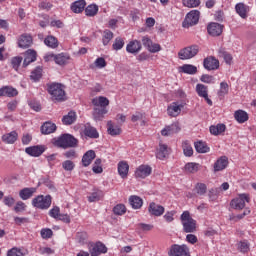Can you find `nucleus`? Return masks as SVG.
Segmentation results:
<instances>
[{"mask_svg":"<svg viewBox=\"0 0 256 256\" xmlns=\"http://www.w3.org/2000/svg\"><path fill=\"white\" fill-rule=\"evenodd\" d=\"M94 105L93 118L95 121H103V117L107 115V106L109 105V99L100 96L92 99Z\"/></svg>","mask_w":256,"mask_h":256,"instance_id":"obj_1","label":"nucleus"},{"mask_svg":"<svg viewBox=\"0 0 256 256\" xmlns=\"http://www.w3.org/2000/svg\"><path fill=\"white\" fill-rule=\"evenodd\" d=\"M180 219L184 233H195L197 231V221L191 218L189 211L183 212Z\"/></svg>","mask_w":256,"mask_h":256,"instance_id":"obj_2","label":"nucleus"},{"mask_svg":"<svg viewBox=\"0 0 256 256\" xmlns=\"http://www.w3.org/2000/svg\"><path fill=\"white\" fill-rule=\"evenodd\" d=\"M48 93L55 101H65V89L60 83L48 84Z\"/></svg>","mask_w":256,"mask_h":256,"instance_id":"obj_3","label":"nucleus"},{"mask_svg":"<svg viewBox=\"0 0 256 256\" xmlns=\"http://www.w3.org/2000/svg\"><path fill=\"white\" fill-rule=\"evenodd\" d=\"M77 143V139L71 134H63L54 142L56 147H62V149H68V147H77Z\"/></svg>","mask_w":256,"mask_h":256,"instance_id":"obj_4","label":"nucleus"},{"mask_svg":"<svg viewBox=\"0 0 256 256\" xmlns=\"http://www.w3.org/2000/svg\"><path fill=\"white\" fill-rule=\"evenodd\" d=\"M250 201H251V197H249V194L242 193V194H239L236 198L231 200L230 207L232 209H236L237 211H241L245 209V204L249 203Z\"/></svg>","mask_w":256,"mask_h":256,"instance_id":"obj_5","label":"nucleus"},{"mask_svg":"<svg viewBox=\"0 0 256 256\" xmlns=\"http://www.w3.org/2000/svg\"><path fill=\"white\" fill-rule=\"evenodd\" d=\"M197 53H199V46L191 45V46L182 48L178 52V58L181 59V61H187L188 59H193V57H196Z\"/></svg>","mask_w":256,"mask_h":256,"instance_id":"obj_6","label":"nucleus"},{"mask_svg":"<svg viewBox=\"0 0 256 256\" xmlns=\"http://www.w3.org/2000/svg\"><path fill=\"white\" fill-rule=\"evenodd\" d=\"M32 205L36 207V209H49V207H51V195H38L32 199Z\"/></svg>","mask_w":256,"mask_h":256,"instance_id":"obj_7","label":"nucleus"},{"mask_svg":"<svg viewBox=\"0 0 256 256\" xmlns=\"http://www.w3.org/2000/svg\"><path fill=\"white\" fill-rule=\"evenodd\" d=\"M199 15L201 13L198 10H192L187 15L185 20L182 23V27L185 29H189V27H193V25H197L199 23Z\"/></svg>","mask_w":256,"mask_h":256,"instance_id":"obj_8","label":"nucleus"},{"mask_svg":"<svg viewBox=\"0 0 256 256\" xmlns=\"http://www.w3.org/2000/svg\"><path fill=\"white\" fill-rule=\"evenodd\" d=\"M169 256H191L189 254V247L185 244H173L168 252Z\"/></svg>","mask_w":256,"mask_h":256,"instance_id":"obj_9","label":"nucleus"},{"mask_svg":"<svg viewBox=\"0 0 256 256\" xmlns=\"http://www.w3.org/2000/svg\"><path fill=\"white\" fill-rule=\"evenodd\" d=\"M203 67L207 71H216L219 69V60L213 56L207 57L203 61Z\"/></svg>","mask_w":256,"mask_h":256,"instance_id":"obj_10","label":"nucleus"},{"mask_svg":"<svg viewBox=\"0 0 256 256\" xmlns=\"http://www.w3.org/2000/svg\"><path fill=\"white\" fill-rule=\"evenodd\" d=\"M207 31L209 35H211L212 37H219V35L223 33V25L216 22H212L208 25Z\"/></svg>","mask_w":256,"mask_h":256,"instance_id":"obj_11","label":"nucleus"},{"mask_svg":"<svg viewBox=\"0 0 256 256\" xmlns=\"http://www.w3.org/2000/svg\"><path fill=\"white\" fill-rule=\"evenodd\" d=\"M169 153H171L169 146H167V144L159 143V147L156 151L157 159L163 161V159H167V157H169Z\"/></svg>","mask_w":256,"mask_h":256,"instance_id":"obj_12","label":"nucleus"},{"mask_svg":"<svg viewBox=\"0 0 256 256\" xmlns=\"http://www.w3.org/2000/svg\"><path fill=\"white\" fill-rule=\"evenodd\" d=\"M227 165H229V159L227 156H221L214 163V173H219V171L227 169Z\"/></svg>","mask_w":256,"mask_h":256,"instance_id":"obj_13","label":"nucleus"},{"mask_svg":"<svg viewBox=\"0 0 256 256\" xmlns=\"http://www.w3.org/2000/svg\"><path fill=\"white\" fill-rule=\"evenodd\" d=\"M25 153L31 157H41L45 153V146H30L25 149Z\"/></svg>","mask_w":256,"mask_h":256,"instance_id":"obj_14","label":"nucleus"},{"mask_svg":"<svg viewBox=\"0 0 256 256\" xmlns=\"http://www.w3.org/2000/svg\"><path fill=\"white\" fill-rule=\"evenodd\" d=\"M179 131H181V127H179V124L173 123L162 129L161 135L163 137H169L171 135H175V133H179Z\"/></svg>","mask_w":256,"mask_h":256,"instance_id":"obj_15","label":"nucleus"},{"mask_svg":"<svg viewBox=\"0 0 256 256\" xmlns=\"http://www.w3.org/2000/svg\"><path fill=\"white\" fill-rule=\"evenodd\" d=\"M148 211L150 215H154V217H161V215L165 213V207L152 202L148 207Z\"/></svg>","mask_w":256,"mask_h":256,"instance_id":"obj_16","label":"nucleus"},{"mask_svg":"<svg viewBox=\"0 0 256 256\" xmlns=\"http://www.w3.org/2000/svg\"><path fill=\"white\" fill-rule=\"evenodd\" d=\"M33 45V37L29 34H22L18 39V47L21 49H27Z\"/></svg>","mask_w":256,"mask_h":256,"instance_id":"obj_17","label":"nucleus"},{"mask_svg":"<svg viewBox=\"0 0 256 256\" xmlns=\"http://www.w3.org/2000/svg\"><path fill=\"white\" fill-rule=\"evenodd\" d=\"M181 109H183V105H180L177 102H172L167 108V114L169 117H178L181 114Z\"/></svg>","mask_w":256,"mask_h":256,"instance_id":"obj_18","label":"nucleus"},{"mask_svg":"<svg viewBox=\"0 0 256 256\" xmlns=\"http://www.w3.org/2000/svg\"><path fill=\"white\" fill-rule=\"evenodd\" d=\"M141 42L139 40H132L126 46L127 53H131L132 55H137L139 51H141Z\"/></svg>","mask_w":256,"mask_h":256,"instance_id":"obj_19","label":"nucleus"},{"mask_svg":"<svg viewBox=\"0 0 256 256\" xmlns=\"http://www.w3.org/2000/svg\"><path fill=\"white\" fill-rule=\"evenodd\" d=\"M35 61H37V52L31 49L27 50L25 53L23 67H28V65L35 63Z\"/></svg>","mask_w":256,"mask_h":256,"instance_id":"obj_20","label":"nucleus"},{"mask_svg":"<svg viewBox=\"0 0 256 256\" xmlns=\"http://www.w3.org/2000/svg\"><path fill=\"white\" fill-rule=\"evenodd\" d=\"M103 253H107V246L101 242H97L92 248H90L91 256H99Z\"/></svg>","mask_w":256,"mask_h":256,"instance_id":"obj_21","label":"nucleus"},{"mask_svg":"<svg viewBox=\"0 0 256 256\" xmlns=\"http://www.w3.org/2000/svg\"><path fill=\"white\" fill-rule=\"evenodd\" d=\"M17 95H19V92L11 86L0 88V97H17Z\"/></svg>","mask_w":256,"mask_h":256,"instance_id":"obj_22","label":"nucleus"},{"mask_svg":"<svg viewBox=\"0 0 256 256\" xmlns=\"http://www.w3.org/2000/svg\"><path fill=\"white\" fill-rule=\"evenodd\" d=\"M135 175L140 179H145V177H149V175H151V167L147 165H141L135 171Z\"/></svg>","mask_w":256,"mask_h":256,"instance_id":"obj_23","label":"nucleus"},{"mask_svg":"<svg viewBox=\"0 0 256 256\" xmlns=\"http://www.w3.org/2000/svg\"><path fill=\"white\" fill-rule=\"evenodd\" d=\"M19 137V134L17 133V131H12L10 133H6L2 136V141L3 143H6L8 145H13V143H15V141H17Z\"/></svg>","mask_w":256,"mask_h":256,"instance_id":"obj_24","label":"nucleus"},{"mask_svg":"<svg viewBox=\"0 0 256 256\" xmlns=\"http://www.w3.org/2000/svg\"><path fill=\"white\" fill-rule=\"evenodd\" d=\"M87 5V2L85 0H78L71 4V11L73 13H83L85 11V6Z\"/></svg>","mask_w":256,"mask_h":256,"instance_id":"obj_25","label":"nucleus"},{"mask_svg":"<svg viewBox=\"0 0 256 256\" xmlns=\"http://www.w3.org/2000/svg\"><path fill=\"white\" fill-rule=\"evenodd\" d=\"M96 154L93 150H88L82 157L83 167H89L91 163H93V159H95Z\"/></svg>","mask_w":256,"mask_h":256,"instance_id":"obj_26","label":"nucleus"},{"mask_svg":"<svg viewBox=\"0 0 256 256\" xmlns=\"http://www.w3.org/2000/svg\"><path fill=\"white\" fill-rule=\"evenodd\" d=\"M84 135L90 139H99V132H97L95 127L89 124H87L84 128Z\"/></svg>","mask_w":256,"mask_h":256,"instance_id":"obj_27","label":"nucleus"},{"mask_svg":"<svg viewBox=\"0 0 256 256\" xmlns=\"http://www.w3.org/2000/svg\"><path fill=\"white\" fill-rule=\"evenodd\" d=\"M37 191V188H23L19 192V197L22 198L23 201H27V199H31L33 194Z\"/></svg>","mask_w":256,"mask_h":256,"instance_id":"obj_28","label":"nucleus"},{"mask_svg":"<svg viewBox=\"0 0 256 256\" xmlns=\"http://www.w3.org/2000/svg\"><path fill=\"white\" fill-rule=\"evenodd\" d=\"M56 130L57 126L51 122H46L41 126V133L43 135H51V133H55Z\"/></svg>","mask_w":256,"mask_h":256,"instance_id":"obj_29","label":"nucleus"},{"mask_svg":"<svg viewBox=\"0 0 256 256\" xmlns=\"http://www.w3.org/2000/svg\"><path fill=\"white\" fill-rule=\"evenodd\" d=\"M118 173L122 179H125L129 175V164L126 161H120L118 163Z\"/></svg>","mask_w":256,"mask_h":256,"instance_id":"obj_30","label":"nucleus"},{"mask_svg":"<svg viewBox=\"0 0 256 256\" xmlns=\"http://www.w3.org/2000/svg\"><path fill=\"white\" fill-rule=\"evenodd\" d=\"M234 119H236L238 123H246V121H249V114H247L245 110H237L234 113Z\"/></svg>","mask_w":256,"mask_h":256,"instance_id":"obj_31","label":"nucleus"},{"mask_svg":"<svg viewBox=\"0 0 256 256\" xmlns=\"http://www.w3.org/2000/svg\"><path fill=\"white\" fill-rule=\"evenodd\" d=\"M107 132L112 137H115L117 135H121V127L117 125H113L112 121H108L107 123Z\"/></svg>","mask_w":256,"mask_h":256,"instance_id":"obj_32","label":"nucleus"},{"mask_svg":"<svg viewBox=\"0 0 256 256\" xmlns=\"http://www.w3.org/2000/svg\"><path fill=\"white\" fill-rule=\"evenodd\" d=\"M129 204L131 205L132 209H141L143 207V199L139 196H130Z\"/></svg>","mask_w":256,"mask_h":256,"instance_id":"obj_33","label":"nucleus"},{"mask_svg":"<svg viewBox=\"0 0 256 256\" xmlns=\"http://www.w3.org/2000/svg\"><path fill=\"white\" fill-rule=\"evenodd\" d=\"M181 73H186V75H195L197 73V66L192 64H184L180 67Z\"/></svg>","mask_w":256,"mask_h":256,"instance_id":"obj_34","label":"nucleus"},{"mask_svg":"<svg viewBox=\"0 0 256 256\" xmlns=\"http://www.w3.org/2000/svg\"><path fill=\"white\" fill-rule=\"evenodd\" d=\"M74 121H77V114L74 111H70L62 118V122L64 125H73Z\"/></svg>","mask_w":256,"mask_h":256,"instance_id":"obj_35","label":"nucleus"},{"mask_svg":"<svg viewBox=\"0 0 256 256\" xmlns=\"http://www.w3.org/2000/svg\"><path fill=\"white\" fill-rule=\"evenodd\" d=\"M99 13V6L97 4H90L85 8L86 17H95Z\"/></svg>","mask_w":256,"mask_h":256,"instance_id":"obj_36","label":"nucleus"},{"mask_svg":"<svg viewBox=\"0 0 256 256\" xmlns=\"http://www.w3.org/2000/svg\"><path fill=\"white\" fill-rule=\"evenodd\" d=\"M194 147L197 151V153H209L210 148L207 146V143L203 141H198L194 143Z\"/></svg>","mask_w":256,"mask_h":256,"instance_id":"obj_37","label":"nucleus"},{"mask_svg":"<svg viewBox=\"0 0 256 256\" xmlns=\"http://www.w3.org/2000/svg\"><path fill=\"white\" fill-rule=\"evenodd\" d=\"M182 149L185 157H193V147L188 140L182 142Z\"/></svg>","mask_w":256,"mask_h":256,"instance_id":"obj_38","label":"nucleus"},{"mask_svg":"<svg viewBox=\"0 0 256 256\" xmlns=\"http://www.w3.org/2000/svg\"><path fill=\"white\" fill-rule=\"evenodd\" d=\"M44 43L45 45H47V47H50L51 49H57V47H59V41H57V38H55L54 36H47L44 39Z\"/></svg>","mask_w":256,"mask_h":256,"instance_id":"obj_39","label":"nucleus"},{"mask_svg":"<svg viewBox=\"0 0 256 256\" xmlns=\"http://www.w3.org/2000/svg\"><path fill=\"white\" fill-rule=\"evenodd\" d=\"M103 195V191L96 189L88 196V201L89 203H95V201H100Z\"/></svg>","mask_w":256,"mask_h":256,"instance_id":"obj_40","label":"nucleus"},{"mask_svg":"<svg viewBox=\"0 0 256 256\" xmlns=\"http://www.w3.org/2000/svg\"><path fill=\"white\" fill-rule=\"evenodd\" d=\"M225 129H227L225 124H217L216 126H210V133L211 135H221V133H225Z\"/></svg>","mask_w":256,"mask_h":256,"instance_id":"obj_41","label":"nucleus"},{"mask_svg":"<svg viewBox=\"0 0 256 256\" xmlns=\"http://www.w3.org/2000/svg\"><path fill=\"white\" fill-rule=\"evenodd\" d=\"M70 57L68 54L60 53L55 56V64L56 65H66L67 61H69Z\"/></svg>","mask_w":256,"mask_h":256,"instance_id":"obj_42","label":"nucleus"},{"mask_svg":"<svg viewBox=\"0 0 256 256\" xmlns=\"http://www.w3.org/2000/svg\"><path fill=\"white\" fill-rule=\"evenodd\" d=\"M41 77H43V68L38 66L35 70L31 72L30 79L37 82L39 81V79H41Z\"/></svg>","mask_w":256,"mask_h":256,"instance_id":"obj_43","label":"nucleus"},{"mask_svg":"<svg viewBox=\"0 0 256 256\" xmlns=\"http://www.w3.org/2000/svg\"><path fill=\"white\" fill-rule=\"evenodd\" d=\"M199 163L195 162H188L185 166L184 169L187 173H197L199 171Z\"/></svg>","mask_w":256,"mask_h":256,"instance_id":"obj_44","label":"nucleus"},{"mask_svg":"<svg viewBox=\"0 0 256 256\" xmlns=\"http://www.w3.org/2000/svg\"><path fill=\"white\" fill-rule=\"evenodd\" d=\"M196 93L198 94L199 97H207V95H209L208 87L204 84H197Z\"/></svg>","mask_w":256,"mask_h":256,"instance_id":"obj_45","label":"nucleus"},{"mask_svg":"<svg viewBox=\"0 0 256 256\" xmlns=\"http://www.w3.org/2000/svg\"><path fill=\"white\" fill-rule=\"evenodd\" d=\"M236 13L245 19L247 17V7L243 3H238L235 6Z\"/></svg>","mask_w":256,"mask_h":256,"instance_id":"obj_46","label":"nucleus"},{"mask_svg":"<svg viewBox=\"0 0 256 256\" xmlns=\"http://www.w3.org/2000/svg\"><path fill=\"white\" fill-rule=\"evenodd\" d=\"M122 47H125V40L121 37L115 38L112 49H114V51H121Z\"/></svg>","mask_w":256,"mask_h":256,"instance_id":"obj_47","label":"nucleus"},{"mask_svg":"<svg viewBox=\"0 0 256 256\" xmlns=\"http://www.w3.org/2000/svg\"><path fill=\"white\" fill-rule=\"evenodd\" d=\"M21 63H23V57L16 56L11 59V65L15 71H19V67H21Z\"/></svg>","mask_w":256,"mask_h":256,"instance_id":"obj_48","label":"nucleus"},{"mask_svg":"<svg viewBox=\"0 0 256 256\" xmlns=\"http://www.w3.org/2000/svg\"><path fill=\"white\" fill-rule=\"evenodd\" d=\"M112 39H113V33L111 32V30H104L103 38H102L103 45H109Z\"/></svg>","mask_w":256,"mask_h":256,"instance_id":"obj_49","label":"nucleus"},{"mask_svg":"<svg viewBox=\"0 0 256 256\" xmlns=\"http://www.w3.org/2000/svg\"><path fill=\"white\" fill-rule=\"evenodd\" d=\"M195 192L200 196L205 195V193H207V185L205 183H197L195 186Z\"/></svg>","mask_w":256,"mask_h":256,"instance_id":"obj_50","label":"nucleus"},{"mask_svg":"<svg viewBox=\"0 0 256 256\" xmlns=\"http://www.w3.org/2000/svg\"><path fill=\"white\" fill-rule=\"evenodd\" d=\"M229 93V84L227 82L220 83V90L218 91L219 97H225Z\"/></svg>","mask_w":256,"mask_h":256,"instance_id":"obj_51","label":"nucleus"},{"mask_svg":"<svg viewBox=\"0 0 256 256\" xmlns=\"http://www.w3.org/2000/svg\"><path fill=\"white\" fill-rule=\"evenodd\" d=\"M114 215H125L127 213V208L124 204H118L113 208Z\"/></svg>","mask_w":256,"mask_h":256,"instance_id":"obj_52","label":"nucleus"},{"mask_svg":"<svg viewBox=\"0 0 256 256\" xmlns=\"http://www.w3.org/2000/svg\"><path fill=\"white\" fill-rule=\"evenodd\" d=\"M182 3L184 7H189V8L199 7V5H201L200 0H182Z\"/></svg>","mask_w":256,"mask_h":256,"instance_id":"obj_53","label":"nucleus"},{"mask_svg":"<svg viewBox=\"0 0 256 256\" xmlns=\"http://www.w3.org/2000/svg\"><path fill=\"white\" fill-rule=\"evenodd\" d=\"M219 57L224 59V61H225V63H227V65H231V61H233V56H231V54H229L223 50L219 51Z\"/></svg>","mask_w":256,"mask_h":256,"instance_id":"obj_54","label":"nucleus"},{"mask_svg":"<svg viewBox=\"0 0 256 256\" xmlns=\"http://www.w3.org/2000/svg\"><path fill=\"white\" fill-rule=\"evenodd\" d=\"M87 232H78L76 234V240L80 243V245H85L87 243Z\"/></svg>","mask_w":256,"mask_h":256,"instance_id":"obj_55","label":"nucleus"},{"mask_svg":"<svg viewBox=\"0 0 256 256\" xmlns=\"http://www.w3.org/2000/svg\"><path fill=\"white\" fill-rule=\"evenodd\" d=\"M92 171L93 173L99 174V173H103V167H101V159H96L93 167H92Z\"/></svg>","mask_w":256,"mask_h":256,"instance_id":"obj_56","label":"nucleus"},{"mask_svg":"<svg viewBox=\"0 0 256 256\" xmlns=\"http://www.w3.org/2000/svg\"><path fill=\"white\" fill-rule=\"evenodd\" d=\"M38 7L43 11H51V9H53V4L49 1H42L39 3Z\"/></svg>","mask_w":256,"mask_h":256,"instance_id":"obj_57","label":"nucleus"},{"mask_svg":"<svg viewBox=\"0 0 256 256\" xmlns=\"http://www.w3.org/2000/svg\"><path fill=\"white\" fill-rule=\"evenodd\" d=\"M94 65L98 69H103V68L107 67V62L105 61V58L99 57L95 60Z\"/></svg>","mask_w":256,"mask_h":256,"instance_id":"obj_58","label":"nucleus"},{"mask_svg":"<svg viewBox=\"0 0 256 256\" xmlns=\"http://www.w3.org/2000/svg\"><path fill=\"white\" fill-rule=\"evenodd\" d=\"M7 256H25V254H23L21 249L14 247V248L8 250Z\"/></svg>","mask_w":256,"mask_h":256,"instance_id":"obj_59","label":"nucleus"},{"mask_svg":"<svg viewBox=\"0 0 256 256\" xmlns=\"http://www.w3.org/2000/svg\"><path fill=\"white\" fill-rule=\"evenodd\" d=\"M62 167L65 171H73V169H75V164L71 160H66L62 163Z\"/></svg>","mask_w":256,"mask_h":256,"instance_id":"obj_60","label":"nucleus"},{"mask_svg":"<svg viewBox=\"0 0 256 256\" xmlns=\"http://www.w3.org/2000/svg\"><path fill=\"white\" fill-rule=\"evenodd\" d=\"M49 215H50V217H53V219H58L59 216L61 215V210H60L59 206L53 207L49 211Z\"/></svg>","mask_w":256,"mask_h":256,"instance_id":"obj_61","label":"nucleus"},{"mask_svg":"<svg viewBox=\"0 0 256 256\" xmlns=\"http://www.w3.org/2000/svg\"><path fill=\"white\" fill-rule=\"evenodd\" d=\"M26 205L23 203V201H18L14 207L15 213H23L26 209Z\"/></svg>","mask_w":256,"mask_h":256,"instance_id":"obj_62","label":"nucleus"},{"mask_svg":"<svg viewBox=\"0 0 256 256\" xmlns=\"http://www.w3.org/2000/svg\"><path fill=\"white\" fill-rule=\"evenodd\" d=\"M3 203L6 207H12L15 205V198H13V196H5Z\"/></svg>","mask_w":256,"mask_h":256,"instance_id":"obj_63","label":"nucleus"},{"mask_svg":"<svg viewBox=\"0 0 256 256\" xmlns=\"http://www.w3.org/2000/svg\"><path fill=\"white\" fill-rule=\"evenodd\" d=\"M148 51L150 53H159V51H161V45L152 42V44L148 48Z\"/></svg>","mask_w":256,"mask_h":256,"instance_id":"obj_64","label":"nucleus"}]
</instances>
